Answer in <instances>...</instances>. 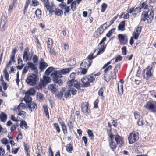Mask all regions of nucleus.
I'll use <instances>...</instances> for the list:
<instances>
[{"mask_svg":"<svg viewBox=\"0 0 156 156\" xmlns=\"http://www.w3.org/2000/svg\"><path fill=\"white\" fill-rule=\"evenodd\" d=\"M70 91V93L71 92V94L73 95H75L77 93V90L73 88H70L69 90Z\"/></svg>","mask_w":156,"mask_h":156,"instance_id":"49","label":"nucleus"},{"mask_svg":"<svg viewBox=\"0 0 156 156\" xmlns=\"http://www.w3.org/2000/svg\"><path fill=\"white\" fill-rule=\"evenodd\" d=\"M94 53H92L89 55L87 57V59H89V61H91L93 59L95 58L97 55L94 56Z\"/></svg>","mask_w":156,"mask_h":156,"instance_id":"46","label":"nucleus"},{"mask_svg":"<svg viewBox=\"0 0 156 156\" xmlns=\"http://www.w3.org/2000/svg\"><path fill=\"white\" fill-rule=\"evenodd\" d=\"M37 98L38 97L39 99L41 100H42L43 98H44L42 94L40 92H38L37 93Z\"/></svg>","mask_w":156,"mask_h":156,"instance_id":"64","label":"nucleus"},{"mask_svg":"<svg viewBox=\"0 0 156 156\" xmlns=\"http://www.w3.org/2000/svg\"><path fill=\"white\" fill-rule=\"evenodd\" d=\"M33 61L34 63H36L38 61V57L36 55H34L33 57Z\"/></svg>","mask_w":156,"mask_h":156,"instance_id":"53","label":"nucleus"},{"mask_svg":"<svg viewBox=\"0 0 156 156\" xmlns=\"http://www.w3.org/2000/svg\"><path fill=\"white\" fill-rule=\"evenodd\" d=\"M106 47V45L105 44H103L100 45L99 46V48L98 45V48L99 49V51L98 52L96 55H99L103 53L104 52Z\"/></svg>","mask_w":156,"mask_h":156,"instance_id":"20","label":"nucleus"},{"mask_svg":"<svg viewBox=\"0 0 156 156\" xmlns=\"http://www.w3.org/2000/svg\"><path fill=\"white\" fill-rule=\"evenodd\" d=\"M24 100L27 104H29L30 102H33V101H32V98L28 95H25L24 98Z\"/></svg>","mask_w":156,"mask_h":156,"instance_id":"26","label":"nucleus"},{"mask_svg":"<svg viewBox=\"0 0 156 156\" xmlns=\"http://www.w3.org/2000/svg\"><path fill=\"white\" fill-rule=\"evenodd\" d=\"M48 66V64L47 63L40 62L39 69L40 71H44Z\"/></svg>","mask_w":156,"mask_h":156,"instance_id":"19","label":"nucleus"},{"mask_svg":"<svg viewBox=\"0 0 156 156\" xmlns=\"http://www.w3.org/2000/svg\"><path fill=\"white\" fill-rule=\"evenodd\" d=\"M67 125L69 127V129H71L73 127V123L71 120L69 121L67 123Z\"/></svg>","mask_w":156,"mask_h":156,"instance_id":"47","label":"nucleus"},{"mask_svg":"<svg viewBox=\"0 0 156 156\" xmlns=\"http://www.w3.org/2000/svg\"><path fill=\"white\" fill-rule=\"evenodd\" d=\"M22 134L20 130H19L18 134L16 137V139L17 141L19 140L20 139H22Z\"/></svg>","mask_w":156,"mask_h":156,"instance_id":"52","label":"nucleus"},{"mask_svg":"<svg viewBox=\"0 0 156 156\" xmlns=\"http://www.w3.org/2000/svg\"><path fill=\"white\" fill-rule=\"evenodd\" d=\"M32 3L34 6H36L39 5V2L37 0H32Z\"/></svg>","mask_w":156,"mask_h":156,"instance_id":"56","label":"nucleus"},{"mask_svg":"<svg viewBox=\"0 0 156 156\" xmlns=\"http://www.w3.org/2000/svg\"><path fill=\"white\" fill-rule=\"evenodd\" d=\"M66 150L67 152L69 153L71 152V151L73 150V148L72 145L70 144H67L66 146Z\"/></svg>","mask_w":156,"mask_h":156,"instance_id":"30","label":"nucleus"},{"mask_svg":"<svg viewBox=\"0 0 156 156\" xmlns=\"http://www.w3.org/2000/svg\"><path fill=\"white\" fill-rule=\"evenodd\" d=\"M120 82L121 83L120 84H118V91L119 95H121L123 94V84L124 81L123 80L121 79L120 80Z\"/></svg>","mask_w":156,"mask_h":156,"instance_id":"14","label":"nucleus"},{"mask_svg":"<svg viewBox=\"0 0 156 156\" xmlns=\"http://www.w3.org/2000/svg\"><path fill=\"white\" fill-rule=\"evenodd\" d=\"M107 7V5L105 3H103L101 6V12H104L105 10Z\"/></svg>","mask_w":156,"mask_h":156,"instance_id":"41","label":"nucleus"},{"mask_svg":"<svg viewBox=\"0 0 156 156\" xmlns=\"http://www.w3.org/2000/svg\"><path fill=\"white\" fill-rule=\"evenodd\" d=\"M122 59V57H121L120 55H118V56H117L115 58V62H117L118 61H121Z\"/></svg>","mask_w":156,"mask_h":156,"instance_id":"63","label":"nucleus"},{"mask_svg":"<svg viewBox=\"0 0 156 156\" xmlns=\"http://www.w3.org/2000/svg\"><path fill=\"white\" fill-rule=\"evenodd\" d=\"M36 92V91L34 88H31L25 93V95L33 96L35 94Z\"/></svg>","mask_w":156,"mask_h":156,"instance_id":"21","label":"nucleus"},{"mask_svg":"<svg viewBox=\"0 0 156 156\" xmlns=\"http://www.w3.org/2000/svg\"><path fill=\"white\" fill-rule=\"evenodd\" d=\"M40 81V83L41 84L45 87L46 85L50 83L51 79L49 77L44 76L43 77V80H41Z\"/></svg>","mask_w":156,"mask_h":156,"instance_id":"12","label":"nucleus"},{"mask_svg":"<svg viewBox=\"0 0 156 156\" xmlns=\"http://www.w3.org/2000/svg\"><path fill=\"white\" fill-rule=\"evenodd\" d=\"M118 39L121 45L126 44L128 41V38L125 34H119L118 35Z\"/></svg>","mask_w":156,"mask_h":156,"instance_id":"10","label":"nucleus"},{"mask_svg":"<svg viewBox=\"0 0 156 156\" xmlns=\"http://www.w3.org/2000/svg\"><path fill=\"white\" fill-rule=\"evenodd\" d=\"M72 69V68H67L61 69L59 71H56L52 73L51 76L53 78L52 80L54 83L58 84L60 86L62 85L63 81L61 79L62 77V74H66L69 73Z\"/></svg>","mask_w":156,"mask_h":156,"instance_id":"1","label":"nucleus"},{"mask_svg":"<svg viewBox=\"0 0 156 156\" xmlns=\"http://www.w3.org/2000/svg\"><path fill=\"white\" fill-rule=\"evenodd\" d=\"M72 87L73 86L78 90H80L81 87L84 88L86 87H83L84 85V83L81 84L80 82H78L77 80H75L73 83H72Z\"/></svg>","mask_w":156,"mask_h":156,"instance_id":"16","label":"nucleus"},{"mask_svg":"<svg viewBox=\"0 0 156 156\" xmlns=\"http://www.w3.org/2000/svg\"><path fill=\"white\" fill-rule=\"evenodd\" d=\"M92 63V61H89L88 64L87 62H83L81 63L80 67L81 69H87L90 66Z\"/></svg>","mask_w":156,"mask_h":156,"instance_id":"18","label":"nucleus"},{"mask_svg":"<svg viewBox=\"0 0 156 156\" xmlns=\"http://www.w3.org/2000/svg\"><path fill=\"white\" fill-rule=\"evenodd\" d=\"M76 7V1H73L71 5V8L72 9V10L73 11H74Z\"/></svg>","mask_w":156,"mask_h":156,"instance_id":"44","label":"nucleus"},{"mask_svg":"<svg viewBox=\"0 0 156 156\" xmlns=\"http://www.w3.org/2000/svg\"><path fill=\"white\" fill-rule=\"evenodd\" d=\"M54 69L52 67H50L48 68L45 72V74L47 75H48L51 73Z\"/></svg>","mask_w":156,"mask_h":156,"instance_id":"36","label":"nucleus"},{"mask_svg":"<svg viewBox=\"0 0 156 156\" xmlns=\"http://www.w3.org/2000/svg\"><path fill=\"white\" fill-rule=\"evenodd\" d=\"M154 10H148L147 11H143L141 14V21H145L147 20V23L148 24L151 23L154 19Z\"/></svg>","mask_w":156,"mask_h":156,"instance_id":"4","label":"nucleus"},{"mask_svg":"<svg viewBox=\"0 0 156 156\" xmlns=\"http://www.w3.org/2000/svg\"><path fill=\"white\" fill-rule=\"evenodd\" d=\"M105 30L103 28V26H100L96 32V34L97 36H99L101 34L103 33Z\"/></svg>","mask_w":156,"mask_h":156,"instance_id":"25","label":"nucleus"},{"mask_svg":"<svg viewBox=\"0 0 156 156\" xmlns=\"http://www.w3.org/2000/svg\"><path fill=\"white\" fill-rule=\"evenodd\" d=\"M107 133L110 138L109 141V146L110 148L114 151L116 148L117 145L121 147L123 144V139L121 137L118 135H113L111 133V131L109 132L107 130Z\"/></svg>","mask_w":156,"mask_h":156,"instance_id":"2","label":"nucleus"},{"mask_svg":"<svg viewBox=\"0 0 156 156\" xmlns=\"http://www.w3.org/2000/svg\"><path fill=\"white\" fill-rule=\"evenodd\" d=\"M54 126L57 132L58 133H59L60 132V129L58 124L57 123H54Z\"/></svg>","mask_w":156,"mask_h":156,"instance_id":"43","label":"nucleus"},{"mask_svg":"<svg viewBox=\"0 0 156 156\" xmlns=\"http://www.w3.org/2000/svg\"><path fill=\"white\" fill-rule=\"evenodd\" d=\"M59 6L62 9H64L65 7L66 6V4L64 3L60 4L59 5Z\"/></svg>","mask_w":156,"mask_h":156,"instance_id":"62","label":"nucleus"},{"mask_svg":"<svg viewBox=\"0 0 156 156\" xmlns=\"http://www.w3.org/2000/svg\"><path fill=\"white\" fill-rule=\"evenodd\" d=\"M62 127L63 133L64 134H66L67 133V130L66 126L63 121L59 122Z\"/></svg>","mask_w":156,"mask_h":156,"instance_id":"23","label":"nucleus"},{"mask_svg":"<svg viewBox=\"0 0 156 156\" xmlns=\"http://www.w3.org/2000/svg\"><path fill=\"white\" fill-rule=\"evenodd\" d=\"M141 4L140 5V7L141 8L144 9H147L148 10H149V9L148 8V7L149 6V5L147 4V3L146 2H143L142 3H140Z\"/></svg>","mask_w":156,"mask_h":156,"instance_id":"35","label":"nucleus"},{"mask_svg":"<svg viewBox=\"0 0 156 156\" xmlns=\"http://www.w3.org/2000/svg\"><path fill=\"white\" fill-rule=\"evenodd\" d=\"M139 138V133L134 132L130 133L129 135L128 140L129 144H132L138 140Z\"/></svg>","mask_w":156,"mask_h":156,"instance_id":"8","label":"nucleus"},{"mask_svg":"<svg viewBox=\"0 0 156 156\" xmlns=\"http://www.w3.org/2000/svg\"><path fill=\"white\" fill-rule=\"evenodd\" d=\"M144 107L150 112L156 113V101L152 100L148 101L144 105Z\"/></svg>","mask_w":156,"mask_h":156,"instance_id":"6","label":"nucleus"},{"mask_svg":"<svg viewBox=\"0 0 156 156\" xmlns=\"http://www.w3.org/2000/svg\"><path fill=\"white\" fill-rule=\"evenodd\" d=\"M76 63L75 58H73V59L69 60L68 62V65L69 66H73L75 65Z\"/></svg>","mask_w":156,"mask_h":156,"instance_id":"29","label":"nucleus"},{"mask_svg":"<svg viewBox=\"0 0 156 156\" xmlns=\"http://www.w3.org/2000/svg\"><path fill=\"white\" fill-rule=\"evenodd\" d=\"M76 75L75 73L73 72L70 75V78L72 79L69 80L67 82V84L68 86L71 87H72V83H73L74 81L75 80V78L76 77Z\"/></svg>","mask_w":156,"mask_h":156,"instance_id":"15","label":"nucleus"},{"mask_svg":"<svg viewBox=\"0 0 156 156\" xmlns=\"http://www.w3.org/2000/svg\"><path fill=\"white\" fill-rule=\"evenodd\" d=\"M7 116L6 114L2 112L0 114V119L1 122H5L7 119Z\"/></svg>","mask_w":156,"mask_h":156,"instance_id":"27","label":"nucleus"},{"mask_svg":"<svg viewBox=\"0 0 156 156\" xmlns=\"http://www.w3.org/2000/svg\"><path fill=\"white\" fill-rule=\"evenodd\" d=\"M42 2L44 3V6L50 5L49 0H41Z\"/></svg>","mask_w":156,"mask_h":156,"instance_id":"58","label":"nucleus"},{"mask_svg":"<svg viewBox=\"0 0 156 156\" xmlns=\"http://www.w3.org/2000/svg\"><path fill=\"white\" fill-rule=\"evenodd\" d=\"M38 80L37 75L33 73H30L26 79V82L29 85L34 86L36 84Z\"/></svg>","mask_w":156,"mask_h":156,"instance_id":"5","label":"nucleus"},{"mask_svg":"<svg viewBox=\"0 0 156 156\" xmlns=\"http://www.w3.org/2000/svg\"><path fill=\"white\" fill-rule=\"evenodd\" d=\"M28 53L26 51H24L23 55V59L24 61H27L28 59Z\"/></svg>","mask_w":156,"mask_h":156,"instance_id":"39","label":"nucleus"},{"mask_svg":"<svg viewBox=\"0 0 156 156\" xmlns=\"http://www.w3.org/2000/svg\"><path fill=\"white\" fill-rule=\"evenodd\" d=\"M35 14L38 19H40L41 17V11L39 9H38L36 11Z\"/></svg>","mask_w":156,"mask_h":156,"instance_id":"31","label":"nucleus"},{"mask_svg":"<svg viewBox=\"0 0 156 156\" xmlns=\"http://www.w3.org/2000/svg\"><path fill=\"white\" fill-rule=\"evenodd\" d=\"M54 84L50 85L48 86V88L54 94L56 95V96L58 98L61 99L63 96V92L66 90V88L65 87H63L62 89V91L58 92V90L57 89L58 87V85L60 86L58 84L54 83Z\"/></svg>","mask_w":156,"mask_h":156,"instance_id":"3","label":"nucleus"},{"mask_svg":"<svg viewBox=\"0 0 156 156\" xmlns=\"http://www.w3.org/2000/svg\"><path fill=\"white\" fill-rule=\"evenodd\" d=\"M20 126V127L22 129L23 128V126L26 129H27L29 128V126H27V123L24 120L21 121Z\"/></svg>","mask_w":156,"mask_h":156,"instance_id":"28","label":"nucleus"},{"mask_svg":"<svg viewBox=\"0 0 156 156\" xmlns=\"http://www.w3.org/2000/svg\"><path fill=\"white\" fill-rule=\"evenodd\" d=\"M26 107V105L25 104L21 103L17 107V109L19 111H20L21 109H24Z\"/></svg>","mask_w":156,"mask_h":156,"instance_id":"34","label":"nucleus"},{"mask_svg":"<svg viewBox=\"0 0 156 156\" xmlns=\"http://www.w3.org/2000/svg\"><path fill=\"white\" fill-rule=\"evenodd\" d=\"M115 73H115L114 72L112 73V71L110 72V74L109 76L110 78H112L113 79H116V75Z\"/></svg>","mask_w":156,"mask_h":156,"instance_id":"60","label":"nucleus"},{"mask_svg":"<svg viewBox=\"0 0 156 156\" xmlns=\"http://www.w3.org/2000/svg\"><path fill=\"white\" fill-rule=\"evenodd\" d=\"M64 92V97L65 98H68L71 97V95L69 90H68L67 91L66 90Z\"/></svg>","mask_w":156,"mask_h":156,"instance_id":"32","label":"nucleus"},{"mask_svg":"<svg viewBox=\"0 0 156 156\" xmlns=\"http://www.w3.org/2000/svg\"><path fill=\"white\" fill-rule=\"evenodd\" d=\"M121 65L119 64H117L114 69V73H115H115L118 72V70L120 69V68Z\"/></svg>","mask_w":156,"mask_h":156,"instance_id":"45","label":"nucleus"},{"mask_svg":"<svg viewBox=\"0 0 156 156\" xmlns=\"http://www.w3.org/2000/svg\"><path fill=\"white\" fill-rule=\"evenodd\" d=\"M27 65L28 68L30 69L31 70L34 71L35 73H38V70L37 67L33 63L29 62L27 63Z\"/></svg>","mask_w":156,"mask_h":156,"instance_id":"13","label":"nucleus"},{"mask_svg":"<svg viewBox=\"0 0 156 156\" xmlns=\"http://www.w3.org/2000/svg\"><path fill=\"white\" fill-rule=\"evenodd\" d=\"M27 108H29L30 111L31 112L32 111V109L37 108V105L36 103L34 101L30 102L29 104H26Z\"/></svg>","mask_w":156,"mask_h":156,"instance_id":"17","label":"nucleus"},{"mask_svg":"<svg viewBox=\"0 0 156 156\" xmlns=\"http://www.w3.org/2000/svg\"><path fill=\"white\" fill-rule=\"evenodd\" d=\"M87 132L90 139H94V135L92 131L91 130L88 129Z\"/></svg>","mask_w":156,"mask_h":156,"instance_id":"37","label":"nucleus"},{"mask_svg":"<svg viewBox=\"0 0 156 156\" xmlns=\"http://www.w3.org/2000/svg\"><path fill=\"white\" fill-rule=\"evenodd\" d=\"M137 124L139 126H142L143 125V120L142 117L140 118L137 121Z\"/></svg>","mask_w":156,"mask_h":156,"instance_id":"54","label":"nucleus"},{"mask_svg":"<svg viewBox=\"0 0 156 156\" xmlns=\"http://www.w3.org/2000/svg\"><path fill=\"white\" fill-rule=\"evenodd\" d=\"M152 69V67L150 68V66H148L146 68L144 69L143 71V73L144 74L143 78H145V76L144 75L145 73L147 78H149L152 76V73L151 72V70Z\"/></svg>","mask_w":156,"mask_h":156,"instance_id":"11","label":"nucleus"},{"mask_svg":"<svg viewBox=\"0 0 156 156\" xmlns=\"http://www.w3.org/2000/svg\"><path fill=\"white\" fill-rule=\"evenodd\" d=\"M3 74L5 76V79L7 80L8 81H9V75L7 71H6V70H3Z\"/></svg>","mask_w":156,"mask_h":156,"instance_id":"40","label":"nucleus"},{"mask_svg":"<svg viewBox=\"0 0 156 156\" xmlns=\"http://www.w3.org/2000/svg\"><path fill=\"white\" fill-rule=\"evenodd\" d=\"M103 92H104V90L103 88H101L98 92V95L99 96H101V98H103L104 97L103 96Z\"/></svg>","mask_w":156,"mask_h":156,"instance_id":"42","label":"nucleus"},{"mask_svg":"<svg viewBox=\"0 0 156 156\" xmlns=\"http://www.w3.org/2000/svg\"><path fill=\"white\" fill-rule=\"evenodd\" d=\"M89 103L86 102L82 103L81 105L82 111L86 115H88L90 113V110L89 108Z\"/></svg>","mask_w":156,"mask_h":156,"instance_id":"9","label":"nucleus"},{"mask_svg":"<svg viewBox=\"0 0 156 156\" xmlns=\"http://www.w3.org/2000/svg\"><path fill=\"white\" fill-rule=\"evenodd\" d=\"M142 29V27L141 26H138L137 27L136 30V31L135 33L136 34H139L140 35V34L141 30Z\"/></svg>","mask_w":156,"mask_h":156,"instance_id":"50","label":"nucleus"},{"mask_svg":"<svg viewBox=\"0 0 156 156\" xmlns=\"http://www.w3.org/2000/svg\"><path fill=\"white\" fill-rule=\"evenodd\" d=\"M49 48L50 49L49 51L50 54L51 55H53L54 56H55L56 55V52H55V50L54 49L52 48Z\"/></svg>","mask_w":156,"mask_h":156,"instance_id":"57","label":"nucleus"},{"mask_svg":"<svg viewBox=\"0 0 156 156\" xmlns=\"http://www.w3.org/2000/svg\"><path fill=\"white\" fill-rule=\"evenodd\" d=\"M122 53L124 55L126 54L127 50L126 48V46H123L122 48Z\"/></svg>","mask_w":156,"mask_h":156,"instance_id":"55","label":"nucleus"},{"mask_svg":"<svg viewBox=\"0 0 156 156\" xmlns=\"http://www.w3.org/2000/svg\"><path fill=\"white\" fill-rule=\"evenodd\" d=\"M142 29V27L141 26H138L137 27L136 30V31L135 33L136 34H139L140 35V34L141 30Z\"/></svg>","mask_w":156,"mask_h":156,"instance_id":"51","label":"nucleus"},{"mask_svg":"<svg viewBox=\"0 0 156 156\" xmlns=\"http://www.w3.org/2000/svg\"><path fill=\"white\" fill-rule=\"evenodd\" d=\"M63 11L58 8H56L55 9V14L58 16H62L63 14Z\"/></svg>","mask_w":156,"mask_h":156,"instance_id":"24","label":"nucleus"},{"mask_svg":"<svg viewBox=\"0 0 156 156\" xmlns=\"http://www.w3.org/2000/svg\"><path fill=\"white\" fill-rule=\"evenodd\" d=\"M29 4H28L25 3L23 12V13L24 14H26V12Z\"/></svg>","mask_w":156,"mask_h":156,"instance_id":"59","label":"nucleus"},{"mask_svg":"<svg viewBox=\"0 0 156 156\" xmlns=\"http://www.w3.org/2000/svg\"><path fill=\"white\" fill-rule=\"evenodd\" d=\"M18 115L21 117L24 118L26 116V112L23 111H20V113Z\"/></svg>","mask_w":156,"mask_h":156,"instance_id":"48","label":"nucleus"},{"mask_svg":"<svg viewBox=\"0 0 156 156\" xmlns=\"http://www.w3.org/2000/svg\"><path fill=\"white\" fill-rule=\"evenodd\" d=\"M43 108L44 109L45 116L48 119H49V112H48L47 106L46 105L44 106H43Z\"/></svg>","mask_w":156,"mask_h":156,"instance_id":"33","label":"nucleus"},{"mask_svg":"<svg viewBox=\"0 0 156 156\" xmlns=\"http://www.w3.org/2000/svg\"><path fill=\"white\" fill-rule=\"evenodd\" d=\"M53 44L52 40L50 38H48L47 41L48 46L49 48H50L52 47V45Z\"/></svg>","mask_w":156,"mask_h":156,"instance_id":"38","label":"nucleus"},{"mask_svg":"<svg viewBox=\"0 0 156 156\" xmlns=\"http://www.w3.org/2000/svg\"><path fill=\"white\" fill-rule=\"evenodd\" d=\"M95 80V79L94 77L90 76H84L81 80L82 83H84L83 87H87L90 86V83L94 82Z\"/></svg>","mask_w":156,"mask_h":156,"instance_id":"7","label":"nucleus"},{"mask_svg":"<svg viewBox=\"0 0 156 156\" xmlns=\"http://www.w3.org/2000/svg\"><path fill=\"white\" fill-rule=\"evenodd\" d=\"M28 69V67L27 65L25 66L23 69V70L22 72V74L23 75L25 74L27 71Z\"/></svg>","mask_w":156,"mask_h":156,"instance_id":"61","label":"nucleus"},{"mask_svg":"<svg viewBox=\"0 0 156 156\" xmlns=\"http://www.w3.org/2000/svg\"><path fill=\"white\" fill-rule=\"evenodd\" d=\"M125 21H123L121 22L118 26V30L123 31L125 30Z\"/></svg>","mask_w":156,"mask_h":156,"instance_id":"22","label":"nucleus"}]
</instances>
